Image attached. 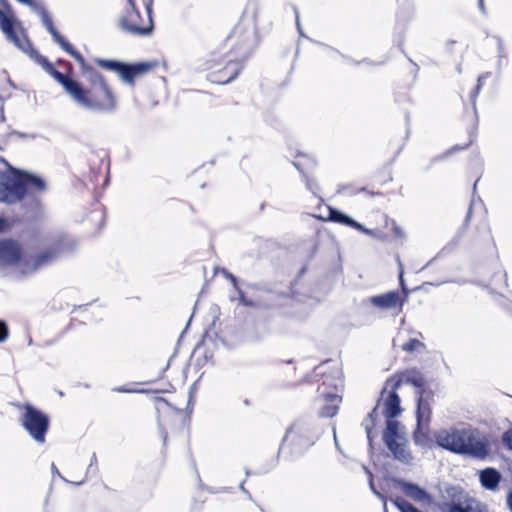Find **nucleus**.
Returning a JSON list of instances; mask_svg holds the SVG:
<instances>
[{"instance_id":"nucleus-1","label":"nucleus","mask_w":512,"mask_h":512,"mask_svg":"<svg viewBox=\"0 0 512 512\" xmlns=\"http://www.w3.org/2000/svg\"><path fill=\"white\" fill-rule=\"evenodd\" d=\"M0 3L6 10L0 9V30L7 41L26 53L48 75L61 84L78 106L88 111L105 114H112L117 110V97L102 74L86 80L88 88H85L77 80L55 69L48 58L41 55L34 48L20 22H17L14 18L9 2L0 0Z\"/></svg>"},{"instance_id":"nucleus-2","label":"nucleus","mask_w":512,"mask_h":512,"mask_svg":"<svg viewBox=\"0 0 512 512\" xmlns=\"http://www.w3.org/2000/svg\"><path fill=\"white\" fill-rule=\"evenodd\" d=\"M233 46L225 56V66L209 74V80L217 84H228L242 71L246 61L258 45L257 30L254 21L242 19L229 36Z\"/></svg>"},{"instance_id":"nucleus-3","label":"nucleus","mask_w":512,"mask_h":512,"mask_svg":"<svg viewBox=\"0 0 512 512\" xmlns=\"http://www.w3.org/2000/svg\"><path fill=\"white\" fill-rule=\"evenodd\" d=\"M46 181L28 171L17 169L0 158V202L15 204L26 197L31 199L35 208L40 206V201L35 197L45 193Z\"/></svg>"},{"instance_id":"nucleus-4","label":"nucleus","mask_w":512,"mask_h":512,"mask_svg":"<svg viewBox=\"0 0 512 512\" xmlns=\"http://www.w3.org/2000/svg\"><path fill=\"white\" fill-rule=\"evenodd\" d=\"M17 408L22 428L37 444H44L50 427L49 416L30 403L18 404Z\"/></svg>"},{"instance_id":"nucleus-5","label":"nucleus","mask_w":512,"mask_h":512,"mask_svg":"<svg viewBox=\"0 0 512 512\" xmlns=\"http://www.w3.org/2000/svg\"><path fill=\"white\" fill-rule=\"evenodd\" d=\"M77 246L74 238L67 235H60L38 254L26 261L29 267L28 272H35L40 268L48 266L66 254L72 253Z\"/></svg>"},{"instance_id":"nucleus-6","label":"nucleus","mask_w":512,"mask_h":512,"mask_svg":"<svg viewBox=\"0 0 512 512\" xmlns=\"http://www.w3.org/2000/svg\"><path fill=\"white\" fill-rule=\"evenodd\" d=\"M130 6L125 9L122 16L118 21L119 28L130 35L135 36H147L153 31V20H152V4L153 0H148L145 4L146 12L148 15L147 25L142 26L140 12L132 2L129 0Z\"/></svg>"},{"instance_id":"nucleus-7","label":"nucleus","mask_w":512,"mask_h":512,"mask_svg":"<svg viewBox=\"0 0 512 512\" xmlns=\"http://www.w3.org/2000/svg\"><path fill=\"white\" fill-rule=\"evenodd\" d=\"M383 441L393 454L394 458L404 464H410L413 460L408 448L403 427L398 421H389L383 432Z\"/></svg>"},{"instance_id":"nucleus-8","label":"nucleus","mask_w":512,"mask_h":512,"mask_svg":"<svg viewBox=\"0 0 512 512\" xmlns=\"http://www.w3.org/2000/svg\"><path fill=\"white\" fill-rule=\"evenodd\" d=\"M95 62L102 68L113 71L119 75L126 84L134 86L135 78L143 75L156 66V62L125 63L118 60L95 59Z\"/></svg>"},{"instance_id":"nucleus-9","label":"nucleus","mask_w":512,"mask_h":512,"mask_svg":"<svg viewBox=\"0 0 512 512\" xmlns=\"http://www.w3.org/2000/svg\"><path fill=\"white\" fill-rule=\"evenodd\" d=\"M462 441V456L476 460H484L491 453L489 438L476 428H464Z\"/></svg>"},{"instance_id":"nucleus-10","label":"nucleus","mask_w":512,"mask_h":512,"mask_svg":"<svg viewBox=\"0 0 512 512\" xmlns=\"http://www.w3.org/2000/svg\"><path fill=\"white\" fill-rule=\"evenodd\" d=\"M478 181H479V178L473 184V194H472V198L470 201V205H469L465 220H464L461 228L459 229L457 235L453 239L454 244H457L459 242L460 238L467 230L469 222H470L474 212L477 213L480 217V223L478 225V230L487 239H492L490 226H489V223L487 220V210L484 206L482 199L476 193Z\"/></svg>"},{"instance_id":"nucleus-11","label":"nucleus","mask_w":512,"mask_h":512,"mask_svg":"<svg viewBox=\"0 0 512 512\" xmlns=\"http://www.w3.org/2000/svg\"><path fill=\"white\" fill-rule=\"evenodd\" d=\"M415 388V395L417 396V429L414 432V440L417 444L422 445L423 438H425L422 428L427 426L430 421L433 392L430 386H415Z\"/></svg>"},{"instance_id":"nucleus-12","label":"nucleus","mask_w":512,"mask_h":512,"mask_svg":"<svg viewBox=\"0 0 512 512\" xmlns=\"http://www.w3.org/2000/svg\"><path fill=\"white\" fill-rule=\"evenodd\" d=\"M450 501L444 504L447 512H487L485 506L476 499L469 497L459 487H451L447 489Z\"/></svg>"},{"instance_id":"nucleus-13","label":"nucleus","mask_w":512,"mask_h":512,"mask_svg":"<svg viewBox=\"0 0 512 512\" xmlns=\"http://www.w3.org/2000/svg\"><path fill=\"white\" fill-rule=\"evenodd\" d=\"M321 431L311 424L298 421L295 422L286 432L282 445L290 439L297 446L307 449L312 446L319 438Z\"/></svg>"},{"instance_id":"nucleus-14","label":"nucleus","mask_w":512,"mask_h":512,"mask_svg":"<svg viewBox=\"0 0 512 512\" xmlns=\"http://www.w3.org/2000/svg\"><path fill=\"white\" fill-rule=\"evenodd\" d=\"M47 32L51 35L53 41L58 44L66 53L72 56L80 65L81 76L84 80H88L91 77L101 74L92 65L88 64L84 57L79 53L67 40L61 35L55 28L54 23L47 29Z\"/></svg>"},{"instance_id":"nucleus-15","label":"nucleus","mask_w":512,"mask_h":512,"mask_svg":"<svg viewBox=\"0 0 512 512\" xmlns=\"http://www.w3.org/2000/svg\"><path fill=\"white\" fill-rule=\"evenodd\" d=\"M47 32L51 35L53 41L58 44L66 53L72 56L80 65L81 76L84 80H88L91 77L101 74L92 65L88 64L84 57L79 53L67 40L61 35L55 28L54 23L47 29Z\"/></svg>"},{"instance_id":"nucleus-16","label":"nucleus","mask_w":512,"mask_h":512,"mask_svg":"<svg viewBox=\"0 0 512 512\" xmlns=\"http://www.w3.org/2000/svg\"><path fill=\"white\" fill-rule=\"evenodd\" d=\"M341 366L331 360L325 361L316 366L313 372L306 377L308 383L333 384L336 381H343Z\"/></svg>"},{"instance_id":"nucleus-17","label":"nucleus","mask_w":512,"mask_h":512,"mask_svg":"<svg viewBox=\"0 0 512 512\" xmlns=\"http://www.w3.org/2000/svg\"><path fill=\"white\" fill-rule=\"evenodd\" d=\"M464 428L450 427L435 432L434 438L437 445L447 451L461 455L463 446Z\"/></svg>"},{"instance_id":"nucleus-18","label":"nucleus","mask_w":512,"mask_h":512,"mask_svg":"<svg viewBox=\"0 0 512 512\" xmlns=\"http://www.w3.org/2000/svg\"><path fill=\"white\" fill-rule=\"evenodd\" d=\"M368 302L379 309H396L398 312L402 311L403 306L406 303L405 298H401V293L396 290L372 296L368 299Z\"/></svg>"},{"instance_id":"nucleus-19","label":"nucleus","mask_w":512,"mask_h":512,"mask_svg":"<svg viewBox=\"0 0 512 512\" xmlns=\"http://www.w3.org/2000/svg\"><path fill=\"white\" fill-rule=\"evenodd\" d=\"M22 259V249L13 239L0 240V268L15 266Z\"/></svg>"},{"instance_id":"nucleus-20","label":"nucleus","mask_w":512,"mask_h":512,"mask_svg":"<svg viewBox=\"0 0 512 512\" xmlns=\"http://www.w3.org/2000/svg\"><path fill=\"white\" fill-rule=\"evenodd\" d=\"M430 379L417 368L397 372L387 378L384 384H428Z\"/></svg>"},{"instance_id":"nucleus-21","label":"nucleus","mask_w":512,"mask_h":512,"mask_svg":"<svg viewBox=\"0 0 512 512\" xmlns=\"http://www.w3.org/2000/svg\"><path fill=\"white\" fill-rule=\"evenodd\" d=\"M297 157H301L302 160L301 161H294L293 162L294 167L302 175V178H303V181L305 182L306 188L314 196L319 197V195H318V191H319L318 183L314 179L310 178L307 175V173H306V170L314 169L316 167V161L312 157H310L309 155H306V154H303V153H300V152L297 154Z\"/></svg>"},{"instance_id":"nucleus-22","label":"nucleus","mask_w":512,"mask_h":512,"mask_svg":"<svg viewBox=\"0 0 512 512\" xmlns=\"http://www.w3.org/2000/svg\"><path fill=\"white\" fill-rule=\"evenodd\" d=\"M395 483L408 498L423 504H430L432 502L431 495L417 484L406 482L402 479H396Z\"/></svg>"},{"instance_id":"nucleus-23","label":"nucleus","mask_w":512,"mask_h":512,"mask_svg":"<svg viewBox=\"0 0 512 512\" xmlns=\"http://www.w3.org/2000/svg\"><path fill=\"white\" fill-rule=\"evenodd\" d=\"M318 401L321 403L319 415L324 418H332L338 413L342 396L338 393H322L318 397Z\"/></svg>"},{"instance_id":"nucleus-24","label":"nucleus","mask_w":512,"mask_h":512,"mask_svg":"<svg viewBox=\"0 0 512 512\" xmlns=\"http://www.w3.org/2000/svg\"><path fill=\"white\" fill-rule=\"evenodd\" d=\"M228 281L232 284L233 290L235 294H231L229 296V299L231 302L238 301L239 305L250 307V308H257L260 306L259 301H256L252 298H249L246 295V292L243 289L242 281H240L235 275H230L228 278Z\"/></svg>"},{"instance_id":"nucleus-25","label":"nucleus","mask_w":512,"mask_h":512,"mask_svg":"<svg viewBox=\"0 0 512 512\" xmlns=\"http://www.w3.org/2000/svg\"><path fill=\"white\" fill-rule=\"evenodd\" d=\"M228 281L232 284L233 290L235 294H231L229 296V299L231 302L238 301L239 305L250 307V308H257L260 306L259 301H256L252 298H249L246 295V292L243 289L242 281H240L235 275H230L228 278Z\"/></svg>"},{"instance_id":"nucleus-26","label":"nucleus","mask_w":512,"mask_h":512,"mask_svg":"<svg viewBox=\"0 0 512 512\" xmlns=\"http://www.w3.org/2000/svg\"><path fill=\"white\" fill-rule=\"evenodd\" d=\"M115 392L118 393H145L152 394V400L155 405L156 411L160 414L161 412H165L167 409L173 408L172 404L166 398L159 395V391H152L148 389H134L126 386H117L114 389Z\"/></svg>"},{"instance_id":"nucleus-27","label":"nucleus","mask_w":512,"mask_h":512,"mask_svg":"<svg viewBox=\"0 0 512 512\" xmlns=\"http://www.w3.org/2000/svg\"><path fill=\"white\" fill-rule=\"evenodd\" d=\"M328 220L336 223L343 224L345 226L352 227L366 235L373 236L374 231L364 227L361 223L357 222L347 214L341 212L336 208L329 207Z\"/></svg>"},{"instance_id":"nucleus-28","label":"nucleus","mask_w":512,"mask_h":512,"mask_svg":"<svg viewBox=\"0 0 512 512\" xmlns=\"http://www.w3.org/2000/svg\"><path fill=\"white\" fill-rule=\"evenodd\" d=\"M501 479V473L492 467L485 468L479 472V481L482 487L489 491H496Z\"/></svg>"},{"instance_id":"nucleus-29","label":"nucleus","mask_w":512,"mask_h":512,"mask_svg":"<svg viewBox=\"0 0 512 512\" xmlns=\"http://www.w3.org/2000/svg\"><path fill=\"white\" fill-rule=\"evenodd\" d=\"M383 414L386 418V424L389 421H396L394 418L401 413L400 399L396 392H390L383 402Z\"/></svg>"},{"instance_id":"nucleus-30","label":"nucleus","mask_w":512,"mask_h":512,"mask_svg":"<svg viewBox=\"0 0 512 512\" xmlns=\"http://www.w3.org/2000/svg\"><path fill=\"white\" fill-rule=\"evenodd\" d=\"M19 2L29 6L41 19L42 25L47 30L54 22L52 15L42 2L36 0H18Z\"/></svg>"},{"instance_id":"nucleus-31","label":"nucleus","mask_w":512,"mask_h":512,"mask_svg":"<svg viewBox=\"0 0 512 512\" xmlns=\"http://www.w3.org/2000/svg\"><path fill=\"white\" fill-rule=\"evenodd\" d=\"M19 2L29 6L41 19L42 25L47 30L54 22L52 15L42 2L36 0H18Z\"/></svg>"},{"instance_id":"nucleus-32","label":"nucleus","mask_w":512,"mask_h":512,"mask_svg":"<svg viewBox=\"0 0 512 512\" xmlns=\"http://www.w3.org/2000/svg\"><path fill=\"white\" fill-rule=\"evenodd\" d=\"M378 407L379 403L374 407V409L368 414L366 419L363 421V427L365 429L370 446H372V441L377 436V433L374 431V428L379 419Z\"/></svg>"},{"instance_id":"nucleus-33","label":"nucleus","mask_w":512,"mask_h":512,"mask_svg":"<svg viewBox=\"0 0 512 512\" xmlns=\"http://www.w3.org/2000/svg\"><path fill=\"white\" fill-rule=\"evenodd\" d=\"M411 16H412V9H410V8H409V10L406 12V14L403 17H402L401 14L397 15L396 28L400 29V32H399V35H398V38H397V43H398V47L400 48V50L403 53H405L404 49H403V42H404L403 30H404V25H405L406 22H408L411 19Z\"/></svg>"},{"instance_id":"nucleus-34","label":"nucleus","mask_w":512,"mask_h":512,"mask_svg":"<svg viewBox=\"0 0 512 512\" xmlns=\"http://www.w3.org/2000/svg\"><path fill=\"white\" fill-rule=\"evenodd\" d=\"M390 500L400 512H422L403 497H391Z\"/></svg>"},{"instance_id":"nucleus-35","label":"nucleus","mask_w":512,"mask_h":512,"mask_svg":"<svg viewBox=\"0 0 512 512\" xmlns=\"http://www.w3.org/2000/svg\"><path fill=\"white\" fill-rule=\"evenodd\" d=\"M419 347H424V344L422 342H420L419 340L412 338V339H409L408 342H406L402 346V349L406 352H413V351L417 350Z\"/></svg>"},{"instance_id":"nucleus-36","label":"nucleus","mask_w":512,"mask_h":512,"mask_svg":"<svg viewBox=\"0 0 512 512\" xmlns=\"http://www.w3.org/2000/svg\"><path fill=\"white\" fill-rule=\"evenodd\" d=\"M366 471H367V473L369 474V477H370L369 486H370L371 491L373 492L374 495H376L380 500L383 501V503H384V511L387 512V504H386L387 499H386V497L383 494H381L379 491L376 490V488H375V486L373 484V479H372L371 472H369L367 469H366Z\"/></svg>"},{"instance_id":"nucleus-37","label":"nucleus","mask_w":512,"mask_h":512,"mask_svg":"<svg viewBox=\"0 0 512 512\" xmlns=\"http://www.w3.org/2000/svg\"><path fill=\"white\" fill-rule=\"evenodd\" d=\"M195 393H196V387L192 386L188 392V398H187L186 411H187L188 417H190V415L192 414L193 398H194Z\"/></svg>"},{"instance_id":"nucleus-38","label":"nucleus","mask_w":512,"mask_h":512,"mask_svg":"<svg viewBox=\"0 0 512 512\" xmlns=\"http://www.w3.org/2000/svg\"><path fill=\"white\" fill-rule=\"evenodd\" d=\"M480 90H481L480 89V85H476L475 88L470 93V100H471V103H472V108H473V111H474V114H475L476 121L478 120L477 108H476V99H477V96L480 93Z\"/></svg>"},{"instance_id":"nucleus-39","label":"nucleus","mask_w":512,"mask_h":512,"mask_svg":"<svg viewBox=\"0 0 512 512\" xmlns=\"http://www.w3.org/2000/svg\"><path fill=\"white\" fill-rule=\"evenodd\" d=\"M98 472V466H97V457H96V454L93 453L92 456H91V460H90V463L88 465V468H87V472H86V475H96Z\"/></svg>"},{"instance_id":"nucleus-40","label":"nucleus","mask_w":512,"mask_h":512,"mask_svg":"<svg viewBox=\"0 0 512 512\" xmlns=\"http://www.w3.org/2000/svg\"><path fill=\"white\" fill-rule=\"evenodd\" d=\"M399 283H400V287H401V290H402L401 298H405V301L407 302L410 290L406 286L405 280L403 278V271L402 270L400 271V274H399Z\"/></svg>"},{"instance_id":"nucleus-41","label":"nucleus","mask_w":512,"mask_h":512,"mask_svg":"<svg viewBox=\"0 0 512 512\" xmlns=\"http://www.w3.org/2000/svg\"><path fill=\"white\" fill-rule=\"evenodd\" d=\"M9 336L8 325L5 321L0 320V343H3L7 340Z\"/></svg>"},{"instance_id":"nucleus-42","label":"nucleus","mask_w":512,"mask_h":512,"mask_svg":"<svg viewBox=\"0 0 512 512\" xmlns=\"http://www.w3.org/2000/svg\"><path fill=\"white\" fill-rule=\"evenodd\" d=\"M472 142H473V138H472V136H471V137H470V140H469V142H468V143H466V144H465V145H463V146L455 145V146L451 147L449 150H447V151L445 152V154H444L442 157H445V156L451 155L452 153L457 152V151L465 150V149H467V148L472 144Z\"/></svg>"},{"instance_id":"nucleus-43","label":"nucleus","mask_w":512,"mask_h":512,"mask_svg":"<svg viewBox=\"0 0 512 512\" xmlns=\"http://www.w3.org/2000/svg\"><path fill=\"white\" fill-rule=\"evenodd\" d=\"M502 441L508 449L512 450V428L504 432Z\"/></svg>"},{"instance_id":"nucleus-44","label":"nucleus","mask_w":512,"mask_h":512,"mask_svg":"<svg viewBox=\"0 0 512 512\" xmlns=\"http://www.w3.org/2000/svg\"><path fill=\"white\" fill-rule=\"evenodd\" d=\"M293 10H294V13H295V22H296V27H297L298 33H299V35L301 37H305V34H304L303 29H302L301 24H300V17H299L298 8L296 6H294Z\"/></svg>"},{"instance_id":"nucleus-45","label":"nucleus","mask_w":512,"mask_h":512,"mask_svg":"<svg viewBox=\"0 0 512 512\" xmlns=\"http://www.w3.org/2000/svg\"><path fill=\"white\" fill-rule=\"evenodd\" d=\"M10 227L9 222L4 217H0V233L8 231Z\"/></svg>"},{"instance_id":"nucleus-46","label":"nucleus","mask_w":512,"mask_h":512,"mask_svg":"<svg viewBox=\"0 0 512 512\" xmlns=\"http://www.w3.org/2000/svg\"><path fill=\"white\" fill-rule=\"evenodd\" d=\"M410 121H411L410 113L406 112L405 113V122H406L405 140H407L409 138V136H410Z\"/></svg>"},{"instance_id":"nucleus-47","label":"nucleus","mask_w":512,"mask_h":512,"mask_svg":"<svg viewBox=\"0 0 512 512\" xmlns=\"http://www.w3.org/2000/svg\"><path fill=\"white\" fill-rule=\"evenodd\" d=\"M242 286H243V289H250V290H258L259 289V286L258 284L256 283H251V282H246V281H243L242 280Z\"/></svg>"},{"instance_id":"nucleus-48","label":"nucleus","mask_w":512,"mask_h":512,"mask_svg":"<svg viewBox=\"0 0 512 512\" xmlns=\"http://www.w3.org/2000/svg\"><path fill=\"white\" fill-rule=\"evenodd\" d=\"M490 76V73H483L477 79V85H480V89L482 88L483 81Z\"/></svg>"},{"instance_id":"nucleus-49","label":"nucleus","mask_w":512,"mask_h":512,"mask_svg":"<svg viewBox=\"0 0 512 512\" xmlns=\"http://www.w3.org/2000/svg\"><path fill=\"white\" fill-rule=\"evenodd\" d=\"M478 7L483 15H487V10L484 4V0H478Z\"/></svg>"},{"instance_id":"nucleus-50","label":"nucleus","mask_w":512,"mask_h":512,"mask_svg":"<svg viewBox=\"0 0 512 512\" xmlns=\"http://www.w3.org/2000/svg\"><path fill=\"white\" fill-rule=\"evenodd\" d=\"M244 485H245V481H242V482L240 483L239 489H240L243 493H245V494L248 496V498H249L250 500H252V496H251V494L249 493V491H247V490H246V488H245V486H244Z\"/></svg>"},{"instance_id":"nucleus-51","label":"nucleus","mask_w":512,"mask_h":512,"mask_svg":"<svg viewBox=\"0 0 512 512\" xmlns=\"http://www.w3.org/2000/svg\"><path fill=\"white\" fill-rule=\"evenodd\" d=\"M219 271L227 280L230 277V275H232V273L229 272L226 268H220Z\"/></svg>"},{"instance_id":"nucleus-52","label":"nucleus","mask_w":512,"mask_h":512,"mask_svg":"<svg viewBox=\"0 0 512 512\" xmlns=\"http://www.w3.org/2000/svg\"><path fill=\"white\" fill-rule=\"evenodd\" d=\"M219 271L227 280L230 277V275H232V273L229 272L226 268H220Z\"/></svg>"},{"instance_id":"nucleus-53","label":"nucleus","mask_w":512,"mask_h":512,"mask_svg":"<svg viewBox=\"0 0 512 512\" xmlns=\"http://www.w3.org/2000/svg\"><path fill=\"white\" fill-rule=\"evenodd\" d=\"M507 506L512 512V492H509L507 495Z\"/></svg>"},{"instance_id":"nucleus-54","label":"nucleus","mask_w":512,"mask_h":512,"mask_svg":"<svg viewBox=\"0 0 512 512\" xmlns=\"http://www.w3.org/2000/svg\"><path fill=\"white\" fill-rule=\"evenodd\" d=\"M498 51H499V56L503 57L504 49H503V43H502L501 39L498 40Z\"/></svg>"},{"instance_id":"nucleus-55","label":"nucleus","mask_w":512,"mask_h":512,"mask_svg":"<svg viewBox=\"0 0 512 512\" xmlns=\"http://www.w3.org/2000/svg\"><path fill=\"white\" fill-rule=\"evenodd\" d=\"M57 62H58V64L66 65L69 70L72 69V64L70 62L66 61V60L59 59Z\"/></svg>"},{"instance_id":"nucleus-56","label":"nucleus","mask_w":512,"mask_h":512,"mask_svg":"<svg viewBox=\"0 0 512 512\" xmlns=\"http://www.w3.org/2000/svg\"><path fill=\"white\" fill-rule=\"evenodd\" d=\"M11 134L17 135L18 137H21V138H27L28 137V134L22 133V132H19V131H12Z\"/></svg>"},{"instance_id":"nucleus-57","label":"nucleus","mask_w":512,"mask_h":512,"mask_svg":"<svg viewBox=\"0 0 512 512\" xmlns=\"http://www.w3.org/2000/svg\"><path fill=\"white\" fill-rule=\"evenodd\" d=\"M333 437H334V442H335V446L338 450H340V447H339V444H338V440H337V436H336V428L333 427Z\"/></svg>"},{"instance_id":"nucleus-58","label":"nucleus","mask_w":512,"mask_h":512,"mask_svg":"<svg viewBox=\"0 0 512 512\" xmlns=\"http://www.w3.org/2000/svg\"><path fill=\"white\" fill-rule=\"evenodd\" d=\"M192 317H193V315H191V317L189 318V320H188V322H187V324H186V327L184 328V330H183V331H182V333H181L180 339L182 338L183 334H184V333L187 331V329L189 328V325H190V323H191Z\"/></svg>"},{"instance_id":"nucleus-59","label":"nucleus","mask_w":512,"mask_h":512,"mask_svg":"<svg viewBox=\"0 0 512 512\" xmlns=\"http://www.w3.org/2000/svg\"><path fill=\"white\" fill-rule=\"evenodd\" d=\"M407 59H408V60H409V62L414 66V72H415V74H416V73L418 72V70H419L418 65H417L416 63H414V62L412 61V59H411V58H409L408 56H407Z\"/></svg>"},{"instance_id":"nucleus-60","label":"nucleus","mask_w":512,"mask_h":512,"mask_svg":"<svg viewBox=\"0 0 512 512\" xmlns=\"http://www.w3.org/2000/svg\"><path fill=\"white\" fill-rule=\"evenodd\" d=\"M0 121L1 122L5 121V115H4L3 107H1V109H0Z\"/></svg>"},{"instance_id":"nucleus-61","label":"nucleus","mask_w":512,"mask_h":512,"mask_svg":"<svg viewBox=\"0 0 512 512\" xmlns=\"http://www.w3.org/2000/svg\"><path fill=\"white\" fill-rule=\"evenodd\" d=\"M394 233L395 235L400 236L402 234V230L399 227L395 226Z\"/></svg>"},{"instance_id":"nucleus-62","label":"nucleus","mask_w":512,"mask_h":512,"mask_svg":"<svg viewBox=\"0 0 512 512\" xmlns=\"http://www.w3.org/2000/svg\"><path fill=\"white\" fill-rule=\"evenodd\" d=\"M500 277L504 280V284L507 285V274L506 273H502L500 275Z\"/></svg>"},{"instance_id":"nucleus-63","label":"nucleus","mask_w":512,"mask_h":512,"mask_svg":"<svg viewBox=\"0 0 512 512\" xmlns=\"http://www.w3.org/2000/svg\"><path fill=\"white\" fill-rule=\"evenodd\" d=\"M52 470H53V472H54V473H56L58 476H61V475H60V473H59V471L57 470V468L55 467V465H54V464H52Z\"/></svg>"},{"instance_id":"nucleus-64","label":"nucleus","mask_w":512,"mask_h":512,"mask_svg":"<svg viewBox=\"0 0 512 512\" xmlns=\"http://www.w3.org/2000/svg\"><path fill=\"white\" fill-rule=\"evenodd\" d=\"M305 271H306V268H305V267H303V268L300 270V272H299V276H302V275L305 273Z\"/></svg>"}]
</instances>
